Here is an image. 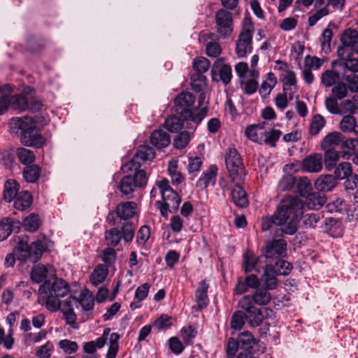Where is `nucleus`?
I'll return each mask as SVG.
<instances>
[{"label":"nucleus","instance_id":"obj_1","mask_svg":"<svg viewBox=\"0 0 358 358\" xmlns=\"http://www.w3.org/2000/svg\"><path fill=\"white\" fill-rule=\"evenodd\" d=\"M38 291L41 295H44L45 305L48 310H60L63 313V319L66 324L73 329H78L77 316L72 305L73 301H77V298L70 296L64 300L61 299L70 291L69 285L64 280L55 278L52 282L50 280H45L40 286Z\"/></svg>","mask_w":358,"mask_h":358},{"label":"nucleus","instance_id":"obj_2","mask_svg":"<svg viewBox=\"0 0 358 358\" xmlns=\"http://www.w3.org/2000/svg\"><path fill=\"white\" fill-rule=\"evenodd\" d=\"M303 205L297 196H287L281 200L274 213L262 219V229L271 230L273 225L280 227L281 234L294 235L303 215Z\"/></svg>","mask_w":358,"mask_h":358},{"label":"nucleus","instance_id":"obj_3","mask_svg":"<svg viewBox=\"0 0 358 358\" xmlns=\"http://www.w3.org/2000/svg\"><path fill=\"white\" fill-rule=\"evenodd\" d=\"M196 97L189 92H180L174 99V108L177 115H180L185 120H192L197 126L207 115L206 106L199 109L193 108Z\"/></svg>","mask_w":358,"mask_h":358},{"label":"nucleus","instance_id":"obj_4","mask_svg":"<svg viewBox=\"0 0 358 358\" xmlns=\"http://www.w3.org/2000/svg\"><path fill=\"white\" fill-rule=\"evenodd\" d=\"M16 128L21 131L20 141L26 146L41 148L45 143V138L42 136L36 127L35 122L30 117H17L13 120Z\"/></svg>","mask_w":358,"mask_h":358},{"label":"nucleus","instance_id":"obj_5","mask_svg":"<svg viewBox=\"0 0 358 358\" xmlns=\"http://www.w3.org/2000/svg\"><path fill=\"white\" fill-rule=\"evenodd\" d=\"M133 175L127 174L122 178L117 189L122 197L129 199L133 197L132 194L136 189L143 188L148 182V176L144 170L133 169Z\"/></svg>","mask_w":358,"mask_h":358},{"label":"nucleus","instance_id":"obj_6","mask_svg":"<svg viewBox=\"0 0 358 358\" xmlns=\"http://www.w3.org/2000/svg\"><path fill=\"white\" fill-rule=\"evenodd\" d=\"M225 164L231 182H243L246 172L242 159L234 148H229L225 156Z\"/></svg>","mask_w":358,"mask_h":358},{"label":"nucleus","instance_id":"obj_7","mask_svg":"<svg viewBox=\"0 0 358 358\" xmlns=\"http://www.w3.org/2000/svg\"><path fill=\"white\" fill-rule=\"evenodd\" d=\"M13 91L9 84L0 87V115L3 114L10 105L15 110H25L29 108V101L24 95H15L10 98Z\"/></svg>","mask_w":358,"mask_h":358},{"label":"nucleus","instance_id":"obj_8","mask_svg":"<svg viewBox=\"0 0 358 358\" xmlns=\"http://www.w3.org/2000/svg\"><path fill=\"white\" fill-rule=\"evenodd\" d=\"M137 204L134 201L120 203L115 211H110L106 217V222L111 226H117L122 222L131 221L136 214Z\"/></svg>","mask_w":358,"mask_h":358},{"label":"nucleus","instance_id":"obj_9","mask_svg":"<svg viewBox=\"0 0 358 358\" xmlns=\"http://www.w3.org/2000/svg\"><path fill=\"white\" fill-rule=\"evenodd\" d=\"M255 344L256 339L249 331L242 332L237 339L229 338L227 345V358H234L237 351H254L252 348Z\"/></svg>","mask_w":358,"mask_h":358},{"label":"nucleus","instance_id":"obj_10","mask_svg":"<svg viewBox=\"0 0 358 358\" xmlns=\"http://www.w3.org/2000/svg\"><path fill=\"white\" fill-rule=\"evenodd\" d=\"M155 157V150L148 145H143L138 147L134 157L122 166L124 173H128L133 169L141 170V163L147 160H152Z\"/></svg>","mask_w":358,"mask_h":358},{"label":"nucleus","instance_id":"obj_11","mask_svg":"<svg viewBox=\"0 0 358 358\" xmlns=\"http://www.w3.org/2000/svg\"><path fill=\"white\" fill-rule=\"evenodd\" d=\"M162 198L163 201H157L155 205L159 210L161 215L166 217L169 213H174L178 210L181 199L173 189L162 192Z\"/></svg>","mask_w":358,"mask_h":358},{"label":"nucleus","instance_id":"obj_12","mask_svg":"<svg viewBox=\"0 0 358 358\" xmlns=\"http://www.w3.org/2000/svg\"><path fill=\"white\" fill-rule=\"evenodd\" d=\"M238 306L243 310L245 320L250 327H259L263 322V316L258 308L252 305L248 296H243L238 303Z\"/></svg>","mask_w":358,"mask_h":358},{"label":"nucleus","instance_id":"obj_13","mask_svg":"<svg viewBox=\"0 0 358 358\" xmlns=\"http://www.w3.org/2000/svg\"><path fill=\"white\" fill-rule=\"evenodd\" d=\"M215 18L217 33L221 38H226L233 31L232 13L225 9L220 8L216 11Z\"/></svg>","mask_w":358,"mask_h":358},{"label":"nucleus","instance_id":"obj_14","mask_svg":"<svg viewBox=\"0 0 358 358\" xmlns=\"http://www.w3.org/2000/svg\"><path fill=\"white\" fill-rule=\"evenodd\" d=\"M254 27L252 23L249 22L248 24H245L243 27L241 32L239 34L238 38L236 41V52L240 57H244L247 53L252 52V39Z\"/></svg>","mask_w":358,"mask_h":358},{"label":"nucleus","instance_id":"obj_15","mask_svg":"<svg viewBox=\"0 0 358 358\" xmlns=\"http://www.w3.org/2000/svg\"><path fill=\"white\" fill-rule=\"evenodd\" d=\"M211 76L213 80L216 82L221 80L227 85L231 82L232 78L231 68L224 63L223 58H219L213 64Z\"/></svg>","mask_w":358,"mask_h":358},{"label":"nucleus","instance_id":"obj_16","mask_svg":"<svg viewBox=\"0 0 358 358\" xmlns=\"http://www.w3.org/2000/svg\"><path fill=\"white\" fill-rule=\"evenodd\" d=\"M287 242L283 239L268 242L264 249V256L266 259H278L285 256Z\"/></svg>","mask_w":358,"mask_h":358},{"label":"nucleus","instance_id":"obj_17","mask_svg":"<svg viewBox=\"0 0 358 358\" xmlns=\"http://www.w3.org/2000/svg\"><path fill=\"white\" fill-rule=\"evenodd\" d=\"M22 227L20 220L6 217L0 220V242L6 240L12 232L18 233Z\"/></svg>","mask_w":358,"mask_h":358},{"label":"nucleus","instance_id":"obj_18","mask_svg":"<svg viewBox=\"0 0 358 358\" xmlns=\"http://www.w3.org/2000/svg\"><path fill=\"white\" fill-rule=\"evenodd\" d=\"M192 124H193L192 120H185L180 115H171L166 120L164 125L169 131L178 133L182 128L193 129L196 127Z\"/></svg>","mask_w":358,"mask_h":358},{"label":"nucleus","instance_id":"obj_19","mask_svg":"<svg viewBox=\"0 0 358 358\" xmlns=\"http://www.w3.org/2000/svg\"><path fill=\"white\" fill-rule=\"evenodd\" d=\"M322 157L320 154H312L302 161L301 169L308 173H318L322 169Z\"/></svg>","mask_w":358,"mask_h":358},{"label":"nucleus","instance_id":"obj_20","mask_svg":"<svg viewBox=\"0 0 358 358\" xmlns=\"http://www.w3.org/2000/svg\"><path fill=\"white\" fill-rule=\"evenodd\" d=\"M280 80L282 83V90L285 93H288L289 100L293 99L294 93L292 90V87L296 88V76L293 71L287 70L285 73L281 74Z\"/></svg>","mask_w":358,"mask_h":358},{"label":"nucleus","instance_id":"obj_21","mask_svg":"<svg viewBox=\"0 0 358 358\" xmlns=\"http://www.w3.org/2000/svg\"><path fill=\"white\" fill-rule=\"evenodd\" d=\"M337 180L331 174H322L315 182L317 190L327 192L333 190L337 185Z\"/></svg>","mask_w":358,"mask_h":358},{"label":"nucleus","instance_id":"obj_22","mask_svg":"<svg viewBox=\"0 0 358 358\" xmlns=\"http://www.w3.org/2000/svg\"><path fill=\"white\" fill-rule=\"evenodd\" d=\"M234 183V187L231 189L232 201L238 207L245 208L249 204L247 193L241 185V182Z\"/></svg>","mask_w":358,"mask_h":358},{"label":"nucleus","instance_id":"obj_23","mask_svg":"<svg viewBox=\"0 0 358 358\" xmlns=\"http://www.w3.org/2000/svg\"><path fill=\"white\" fill-rule=\"evenodd\" d=\"M48 242L49 240L45 236H42L41 238H38L36 241L33 242L30 245L29 259L33 262H37L46 250Z\"/></svg>","mask_w":358,"mask_h":358},{"label":"nucleus","instance_id":"obj_24","mask_svg":"<svg viewBox=\"0 0 358 358\" xmlns=\"http://www.w3.org/2000/svg\"><path fill=\"white\" fill-rule=\"evenodd\" d=\"M33 201L32 194L27 190H22L14 199L13 206L16 210L23 211L31 207Z\"/></svg>","mask_w":358,"mask_h":358},{"label":"nucleus","instance_id":"obj_25","mask_svg":"<svg viewBox=\"0 0 358 358\" xmlns=\"http://www.w3.org/2000/svg\"><path fill=\"white\" fill-rule=\"evenodd\" d=\"M217 167L211 165L208 169L204 171L196 182V186L201 189L206 188L210 183L215 185L217 174Z\"/></svg>","mask_w":358,"mask_h":358},{"label":"nucleus","instance_id":"obj_26","mask_svg":"<svg viewBox=\"0 0 358 358\" xmlns=\"http://www.w3.org/2000/svg\"><path fill=\"white\" fill-rule=\"evenodd\" d=\"M250 299L252 305L266 306L268 304L271 299V294L268 290L263 287H259L255 289L252 295H246Z\"/></svg>","mask_w":358,"mask_h":358},{"label":"nucleus","instance_id":"obj_27","mask_svg":"<svg viewBox=\"0 0 358 358\" xmlns=\"http://www.w3.org/2000/svg\"><path fill=\"white\" fill-rule=\"evenodd\" d=\"M150 143L158 149L167 147L171 142L170 136L162 129L155 130L150 136Z\"/></svg>","mask_w":358,"mask_h":358},{"label":"nucleus","instance_id":"obj_28","mask_svg":"<svg viewBox=\"0 0 358 358\" xmlns=\"http://www.w3.org/2000/svg\"><path fill=\"white\" fill-rule=\"evenodd\" d=\"M20 185L14 179H8L3 186V197L7 202H11L18 195Z\"/></svg>","mask_w":358,"mask_h":358},{"label":"nucleus","instance_id":"obj_29","mask_svg":"<svg viewBox=\"0 0 358 358\" xmlns=\"http://www.w3.org/2000/svg\"><path fill=\"white\" fill-rule=\"evenodd\" d=\"M208 284L206 280L200 282L198 288L195 292V300L199 308H206L208 303Z\"/></svg>","mask_w":358,"mask_h":358},{"label":"nucleus","instance_id":"obj_30","mask_svg":"<svg viewBox=\"0 0 358 358\" xmlns=\"http://www.w3.org/2000/svg\"><path fill=\"white\" fill-rule=\"evenodd\" d=\"M41 168L37 164L27 165L24 168L22 175L24 180L29 183H36L40 178Z\"/></svg>","mask_w":358,"mask_h":358},{"label":"nucleus","instance_id":"obj_31","mask_svg":"<svg viewBox=\"0 0 358 358\" xmlns=\"http://www.w3.org/2000/svg\"><path fill=\"white\" fill-rule=\"evenodd\" d=\"M272 268L271 266H268L267 265L265 266L264 270V274L262 276V280L264 281V287L267 290H273L277 288L278 285V281L276 278L275 273H273Z\"/></svg>","mask_w":358,"mask_h":358},{"label":"nucleus","instance_id":"obj_32","mask_svg":"<svg viewBox=\"0 0 358 358\" xmlns=\"http://www.w3.org/2000/svg\"><path fill=\"white\" fill-rule=\"evenodd\" d=\"M21 223L25 230L35 232L40 228L42 221L38 214L33 213L26 216Z\"/></svg>","mask_w":358,"mask_h":358},{"label":"nucleus","instance_id":"obj_33","mask_svg":"<svg viewBox=\"0 0 358 358\" xmlns=\"http://www.w3.org/2000/svg\"><path fill=\"white\" fill-rule=\"evenodd\" d=\"M108 274L107 266L103 264H99L90 275V281L94 285L97 286L105 280Z\"/></svg>","mask_w":358,"mask_h":358},{"label":"nucleus","instance_id":"obj_34","mask_svg":"<svg viewBox=\"0 0 358 358\" xmlns=\"http://www.w3.org/2000/svg\"><path fill=\"white\" fill-rule=\"evenodd\" d=\"M343 135L338 131H333L324 137L321 142L322 149L334 148L340 144Z\"/></svg>","mask_w":358,"mask_h":358},{"label":"nucleus","instance_id":"obj_35","mask_svg":"<svg viewBox=\"0 0 358 358\" xmlns=\"http://www.w3.org/2000/svg\"><path fill=\"white\" fill-rule=\"evenodd\" d=\"M325 124L326 120L322 115H314L309 126V134L313 136L318 135L320 131L324 127Z\"/></svg>","mask_w":358,"mask_h":358},{"label":"nucleus","instance_id":"obj_36","mask_svg":"<svg viewBox=\"0 0 358 358\" xmlns=\"http://www.w3.org/2000/svg\"><path fill=\"white\" fill-rule=\"evenodd\" d=\"M267 266L273 268V273L279 275H287L292 269V264L284 259H278L275 264H267Z\"/></svg>","mask_w":358,"mask_h":358},{"label":"nucleus","instance_id":"obj_37","mask_svg":"<svg viewBox=\"0 0 358 358\" xmlns=\"http://www.w3.org/2000/svg\"><path fill=\"white\" fill-rule=\"evenodd\" d=\"M48 267L43 264L34 266L31 271V279L35 283H41L45 280L48 276Z\"/></svg>","mask_w":358,"mask_h":358},{"label":"nucleus","instance_id":"obj_38","mask_svg":"<svg viewBox=\"0 0 358 358\" xmlns=\"http://www.w3.org/2000/svg\"><path fill=\"white\" fill-rule=\"evenodd\" d=\"M325 150L324 163L326 169L331 170L336 164L340 158L339 152L334 148L324 149Z\"/></svg>","mask_w":358,"mask_h":358},{"label":"nucleus","instance_id":"obj_39","mask_svg":"<svg viewBox=\"0 0 358 358\" xmlns=\"http://www.w3.org/2000/svg\"><path fill=\"white\" fill-rule=\"evenodd\" d=\"M277 79L275 74L272 72L268 73L266 74V80L262 83L259 89V94L261 96L264 97L268 96L271 93L272 89L275 87Z\"/></svg>","mask_w":358,"mask_h":358},{"label":"nucleus","instance_id":"obj_40","mask_svg":"<svg viewBox=\"0 0 358 358\" xmlns=\"http://www.w3.org/2000/svg\"><path fill=\"white\" fill-rule=\"evenodd\" d=\"M357 126L356 118L351 115H345L339 123V129L344 133L355 132Z\"/></svg>","mask_w":358,"mask_h":358},{"label":"nucleus","instance_id":"obj_41","mask_svg":"<svg viewBox=\"0 0 358 358\" xmlns=\"http://www.w3.org/2000/svg\"><path fill=\"white\" fill-rule=\"evenodd\" d=\"M339 79V73L333 70H326L321 75V83L327 87H334Z\"/></svg>","mask_w":358,"mask_h":358},{"label":"nucleus","instance_id":"obj_42","mask_svg":"<svg viewBox=\"0 0 358 358\" xmlns=\"http://www.w3.org/2000/svg\"><path fill=\"white\" fill-rule=\"evenodd\" d=\"M352 174V165L349 162H341L334 169L336 180H343Z\"/></svg>","mask_w":358,"mask_h":358},{"label":"nucleus","instance_id":"obj_43","mask_svg":"<svg viewBox=\"0 0 358 358\" xmlns=\"http://www.w3.org/2000/svg\"><path fill=\"white\" fill-rule=\"evenodd\" d=\"M118 226H121L120 231L124 241L127 243L131 242L133 240L136 229L134 222L131 221L122 222V224Z\"/></svg>","mask_w":358,"mask_h":358},{"label":"nucleus","instance_id":"obj_44","mask_svg":"<svg viewBox=\"0 0 358 358\" xmlns=\"http://www.w3.org/2000/svg\"><path fill=\"white\" fill-rule=\"evenodd\" d=\"M122 238V233L118 227H113L105 232V239L108 245L117 246Z\"/></svg>","mask_w":358,"mask_h":358},{"label":"nucleus","instance_id":"obj_45","mask_svg":"<svg viewBox=\"0 0 358 358\" xmlns=\"http://www.w3.org/2000/svg\"><path fill=\"white\" fill-rule=\"evenodd\" d=\"M305 197L306 198L307 205L310 208H320L325 203V197L321 196L318 192H310Z\"/></svg>","mask_w":358,"mask_h":358},{"label":"nucleus","instance_id":"obj_46","mask_svg":"<svg viewBox=\"0 0 358 358\" xmlns=\"http://www.w3.org/2000/svg\"><path fill=\"white\" fill-rule=\"evenodd\" d=\"M17 155L20 162L27 166L32 164L36 158L34 153L25 148H17Z\"/></svg>","mask_w":358,"mask_h":358},{"label":"nucleus","instance_id":"obj_47","mask_svg":"<svg viewBox=\"0 0 358 358\" xmlns=\"http://www.w3.org/2000/svg\"><path fill=\"white\" fill-rule=\"evenodd\" d=\"M352 52L353 51L350 47L345 46L341 43V45H340L337 50V53L339 59L334 61L331 63L332 68H334L336 65L341 64L344 61L350 58L352 55Z\"/></svg>","mask_w":358,"mask_h":358},{"label":"nucleus","instance_id":"obj_48","mask_svg":"<svg viewBox=\"0 0 358 358\" xmlns=\"http://www.w3.org/2000/svg\"><path fill=\"white\" fill-rule=\"evenodd\" d=\"M342 79L346 84L349 91L351 92H358V75L355 73H348L343 72Z\"/></svg>","mask_w":358,"mask_h":358},{"label":"nucleus","instance_id":"obj_49","mask_svg":"<svg viewBox=\"0 0 358 358\" xmlns=\"http://www.w3.org/2000/svg\"><path fill=\"white\" fill-rule=\"evenodd\" d=\"M192 88L197 92H201L206 85V77L201 73H194L191 76Z\"/></svg>","mask_w":358,"mask_h":358},{"label":"nucleus","instance_id":"obj_50","mask_svg":"<svg viewBox=\"0 0 358 358\" xmlns=\"http://www.w3.org/2000/svg\"><path fill=\"white\" fill-rule=\"evenodd\" d=\"M342 149L349 155H358V139L348 138L341 142Z\"/></svg>","mask_w":358,"mask_h":358},{"label":"nucleus","instance_id":"obj_51","mask_svg":"<svg viewBox=\"0 0 358 358\" xmlns=\"http://www.w3.org/2000/svg\"><path fill=\"white\" fill-rule=\"evenodd\" d=\"M338 100L332 96L326 98L324 101L325 108L331 114L342 115L343 113V110L339 107Z\"/></svg>","mask_w":358,"mask_h":358},{"label":"nucleus","instance_id":"obj_52","mask_svg":"<svg viewBox=\"0 0 358 358\" xmlns=\"http://www.w3.org/2000/svg\"><path fill=\"white\" fill-rule=\"evenodd\" d=\"M358 39V31L355 29H348L341 34V42L343 45L352 47L355 40Z\"/></svg>","mask_w":358,"mask_h":358},{"label":"nucleus","instance_id":"obj_53","mask_svg":"<svg viewBox=\"0 0 358 358\" xmlns=\"http://www.w3.org/2000/svg\"><path fill=\"white\" fill-rule=\"evenodd\" d=\"M296 184L297 192L301 196L305 197L311 192L312 185L310 180L307 177L303 176L300 178Z\"/></svg>","mask_w":358,"mask_h":358},{"label":"nucleus","instance_id":"obj_54","mask_svg":"<svg viewBox=\"0 0 358 358\" xmlns=\"http://www.w3.org/2000/svg\"><path fill=\"white\" fill-rule=\"evenodd\" d=\"M260 259V257L258 259H256L254 254L250 251H247L243 255V266L244 268V271L245 273H248L255 269V265L257 263V261Z\"/></svg>","mask_w":358,"mask_h":358},{"label":"nucleus","instance_id":"obj_55","mask_svg":"<svg viewBox=\"0 0 358 358\" xmlns=\"http://www.w3.org/2000/svg\"><path fill=\"white\" fill-rule=\"evenodd\" d=\"M245 321L243 310L236 311L231 318V328L234 330H240L244 326Z\"/></svg>","mask_w":358,"mask_h":358},{"label":"nucleus","instance_id":"obj_56","mask_svg":"<svg viewBox=\"0 0 358 358\" xmlns=\"http://www.w3.org/2000/svg\"><path fill=\"white\" fill-rule=\"evenodd\" d=\"M296 183V178L287 174L284 176L278 183V189L282 192L291 190Z\"/></svg>","mask_w":358,"mask_h":358},{"label":"nucleus","instance_id":"obj_57","mask_svg":"<svg viewBox=\"0 0 358 358\" xmlns=\"http://www.w3.org/2000/svg\"><path fill=\"white\" fill-rule=\"evenodd\" d=\"M349 89L345 82H338L331 89V95L341 100L348 96Z\"/></svg>","mask_w":358,"mask_h":358},{"label":"nucleus","instance_id":"obj_58","mask_svg":"<svg viewBox=\"0 0 358 358\" xmlns=\"http://www.w3.org/2000/svg\"><path fill=\"white\" fill-rule=\"evenodd\" d=\"M59 347L65 354L71 355L76 353L78 350V345L76 341L69 339H63L59 342Z\"/></svg>","mask_w":358,"mask_h":358},{"label":"nucleus","instance_id":"obj_59","mask_svg":"<svg viewBox=\"0 0 358 358\" xmlns=\"http://www.w3.org/2000/svg\"><path fill=\"white\" fill-rule=\"evenodd\" d=\"M210 63L209 60L205 57H201L196 58L193 62V68L196 71L195 73H201L206 72Z\"/></svg>","mask_w":358,"mask_h":358},{"label":"nucleus","instance_id":"obj_60","mask_svg":"<svg viewBox=\"0 0 358 358\" xmlns=\"http://www.w3.org/2000/svg\"><path fill=\"white\" fill-rule=\"evenodd\" d=\"M282 132L278 129H272L264 133L265 139L264 142L266 144L269 145L272 148L276 146V142L280 138Z\"/></svg>","mask_w":358,"mask_h":358},{"label":"nucleus","instance_id":"obj_61","mask_svg":"<svg viewBox=\"0 0 358 358\" xmlns=\"http://www.w3.org/2000/svg\"><path fill=\"white\" fill-rule=\"evenodd\" d=\"M263 128L264 126L261 124H250L245 128V136L251 141L257 143L259 142V137L257 131Z\"/></svg>","mask_w":358,"mask_h":358},{"label":"nucleus","instance_id":"obj_62","mask_svg":"<svg viewBox=\"0 0 358 358\" xmlns=\"http://www.w3.org/2000/svg\"><path fill=\"white\" fill-rule=\"evenodd\" d=\"M189 140V132L186 131L180 132L173 140L174 147L177 149H183L187 145Z\"/></svg>","mask_w":358,"mask_h":358},{"label":"nucleus","instance_id":"obj_63","mask_svg":"<svg viewBox=\"0 0 358 358\" xmlns=\"http://www.w3.org/2000/svg\"><path fill=\"white\" fill-rule=\"evenodd\" d=\"M53 344L48 341L44 345L38 348L36 352V355L38 358H50L53 351Z\"/></svg>","mask_w":358,"mask_h":358},{"label":"nucleus","instance_id":"obj_64","mask_svg":"<svg viewBox=\"0 0 358 358\" xmlns=\"http://www.w3.org/2000/svg\"><path fill=\"white\" fill-rule=\"evenodd\" d=\"M338 66L343 68V72L348 71L350 73H355L358 72V59L350 57Z\"/></svg>","mask_w":358,"mask_h":358}]
</instances>
